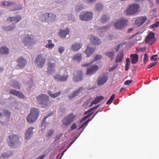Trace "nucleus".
Listing matches in <instances>:
<instances>
[{"label": "nucleus", "instance_id": "f257e3e1", "mask_svg": "<svg viewBox=\"0 0 159 159\" xmlns=\"http://www.w3.org/2000/svg\"><path fill=\"white\" fill-rule=\"evenodd\" d=\"M39 114V110L35 108H32L30 110V113L27 116V121L30 123H33L37 120Z\"/></svg>", "mask_w": 159, "mask_h": 159}, {"label": "nucleus", "instance_id": "f03ea898", "mask_svg": "<svg viewBox=\"0 0 159 159\" xmlns=\"http://www.w3.org/2000/svg\"><path fill=\"white\" fill-rule=\"evenodd\" d=\"M139 8L140 6L139 4H131L126 10L125 13L127 15H134L139 11Z\"/></svg>", "mask_w": 159, "mask_h": 159}, {"label": "nucleus", "instance_id": "7ed1b4c3", "mask_svg": "<svg viewBox=\"0 0 159 159\" xmlns=\"http://www.w3.org/2000/svg\"><path fill=\"white\" fill-rule=\"evenodd\" d=\"M46 62V58L42 54L37 55L34 61V64L36 66L42 68Z\"/></svg>", "mask_w": 159, "mask_h": 159}, {"label": "nucleus", "instance_id": "20e7f679", "mask_svg": "<svg viewBox=\"0 0 159 159\" xmlns=\"http://www.w3.org/2000/svg\"><path fill=\"white\" fill-rule=\"evenodd\" d=\"M76 117V115L73 113L69 114L62 120V122L63 125L66 127L68 126L73 122Z\"/></svg>", "mask_w": 159, "mask_h": 159}, {"label": "nucleus", "instance_id": "39448f33", "mask_svg": "<svg viewBox=\"0 0 159 159\" xmlns=\"http://www.w3.org/2000/svg\"><path fill=\"white\" fill-rule=\"evenodd\" d=\"M93 13L92 11H82L80 14L79 17L83 21H89L93 18Z\"/></svg>", "mask_w": 159, "mask_h": 159}, {"label": "nucleus", "instance_id": "423d86ee", "mask_svg": "<svg viewBox=\"0 0 159 159\" xmlns=\"http://www.w3.org/2000/svg\"><path fill=\"white\" fill-rule=\"evenodd\" d=\"M37 99L38 102L39 104H44L46 106L50 103L48 96L43 93H42L38 96L37 97Z\"/></svg>", "mask_w": 159, "mask_h": 159}, {"label": "nucleus", "instance_id": "0eeeda50", "mask_svg": "<svg viewBox=\"0 0 159 159\" xmlns=\"http://www.w3.org/2000/svg\"><path fill=\"white\" fill-rule=\"evenodd\" d=\"M56 58H51L48 59V70L47 72L48 74H52L55 71Z\"/></svg>", "mask_w": 159, "mask_h": 159}, {"label": "nucleus", "instance_id": "6e6552de", "mask_svg": "<svg viewBox=\"0 0 159 159\" xmlns=\"http://www.w3.org/2000/svg\"><path fill=\"white\" fill-rule=\"evenodd\" d=\"M68 78L67 73L63 75L56 74L54 76V79L56 81L58 82H65L66 81Z\"/></svg>", "mask_w": 159, "mask_h": 159}, {"label": "nucleus", "instance_id": "1a4fd4ad", "mask_svg": "<svg viewBox=\"0 0 159 159\" xmlns=\"http://www.w3.org/2000/svg\"><path fill=\"white\" fill-rule=\"evenodd\" d=\"M31 35L27 34L24 38L23 43L25 46H29L34 43V40Z\"/></svg>", "mask_w": 159, "mask_h": 159}, {"label": "nucleus", "instance_id": "9d476101", "mask_svg": "<svg viewBox=\"0 0 159 159\" xmlns=\"http://www.w3.org/2000/svg\"><path fill=\"white\" fill-rule=\"evenodd\" d=\"M127 22L126 19H120L116 22L115 26L117 29H122L126 25Z\"/></svg>", "mask_w": 159, "mask_h": 159}, {"label": "nucleus", "instance_id": "9b49d317", "mask_svg": "<svg viewBox=\"0 0 159 159\" xmlns=\"http://www.w3.org/2000/svg\"><path fill=\"white\" fill-rule=\"evenodd\" d=\"M83 73L80 70L75 72L73 75V80L74 81L78 82L83 80Z\"/></svg>", "mask_w": 159, "mask_h": 159}, {"label": "nucleus", "instance_id": "f8f14e48", "mask_svg": "<svg viewBox=\"0 0 159 159\" xmlns=\"http://www.w3.org/2000/svg\"><path fill=\"white\" fill-rule=\"evenodd\" d=\"M155 40V34L152 32L149 33L146 36L145 38L146 43H149L150 45H151Z\"/></svg>", "mask_w": 159, "mask_h": 159}, {"label": "nucleus", "instance_id": "ddd939ff", "mask_svg": "<svg viewBox=\"0 0 159 159\" xmlns=\"http://www.w3.org/2000/svg\"><path fill=\"white\" fill-rule=\"evenodd\" d=\"M21 20V17L19 15H16L15 16L11 17V25L12 24L13 26H11V30L15 27V25Z\"/></svg>", "mask_w": 159, "mask_h": 159}, {"label": "nucleus", "instance_id": "4468645a", "mask_svg": "<svg viewBox=\"0 0 159 159\" xmlns=\"http://www.w3.org/2000/svg\"><path fill=\"white\" fill-rule=\"evenodd\" d=\"M19 137L16 135H12L11 136V147H14L19 143Z\"/></svg>", "mask_w": 159, "mask_h": 159}, {"label": "nucleus", "instance_id": "2eb2a0df", "mask_svg": "<svg viewBox=\"0 0 159 159\" xmlns=\"http://www.w3.org/2000/svg\"><path fill=\"white\" fill-rule=\"evenodd\" d=\"M18 64L17 67V69L22 68H24L27 64L26 60L22 57H20L17 60Z\"/></svg>", "mask_w": 159, "mask_h": 159}, {"label": "nucleus", "instance_id": "dca6fc26", "mask_svg": "<svg viewBox=\"0 0 159 159\" xmlns=\"http://www.w3.org/2000/svg\"><path fill=\"white\" fill-rule=\"evenodd\" d=\"M99 69L98 66L96 65H94L87 70L86 74L87 75H92Z\"/></svg>", "mask_w": 159, "mask_h": 159}, {"label": "nucleus", "instance_id": "f3484780", "mask_svg": "<svg viewBox=\"0 0 159 159\" xmlns=\"http://www.w3.org/2000/svg\"><path fill=\"white\" fill-rule=\"evenodd\" d=\"M108 80V76L103 75L99 76L97 82L98 85H103Z\"/></svg>", "mask_w": 159, "mask_h": 159}, {"label": "nucleus", "instance_id": "a211bd4d", "mask_svg": "<svg viewBox=\"0 0 159 159\" xmlns=\"http://www.w3.org/2000/svg\"><path fill=\"white\" fill-rule=\"evenodd\" d=\"M147 20V18L145 16H141L137 18L135 21V24L138 27H139L143 24Z\"/></svg>", "mask_w": 159, "mask_h": 159}, {"label": "nucleus", "instance_id": "6ab92c4d", "mask_svg": "<svg viewBox=\"0 0 159 159\" xmlns=\"http://www.w3.org/2000/svg\"><path fill=\"white\" fill-rule=\"evenodd\" d=\"M34 129L33 127H30L29 128L26 130L25 133V139L26 140H29L32 136L34 134L33 130Z\"/></svg>", "mask_w": 159, "mask_h": 159}, {"label": "nucleus", "instance_id": "aec40b11", "mask_svg": "<svg viewBox=\"0 0 159 159\" xmlns=\"http://www.w3.org/2000/svg\"><path fill=\"white\" fill-rule=\"evenodd\" d=\"M90 40L91 42L95 45H98L101 43L100 40L95 36L91 35Z\"/></svg>", "mask_w": 159, "mask_h": 159}, {"label": "nucleus", "instance_id": "412c9836", "mask_svg": "<svg viewBox=\"0 0 159 159\" xmlns=\"http://www.w3.org/2000/svg\"><path fill=\"white\" fill-rule=\"evenodd\" d=\"M46 15L47 16V21L48 22H52L54 21L57 18L55 15L52 13H46Z\"/></svg>", "mask_w": 159, "mask_h": 159}, {"label": "nucleus", "instance_id": "4be33fe9", "mask_svg": "<svg viewBox=\"0 0 159 159\" xmlns=\"http://www.w3.org/2000/svg\"><path fill=\"white\" fill-rule=\"evenodd\" d=\"M22 8V6L20 4L16 5L11 2V9L12 11L20 10Z\"/></svg>", "mask_w": 159, "mask_h": 159}, {"label": "nucleus", "instance_id": "5701e85b", "mask_svg": "<svg viewBox=\"0 0 159 159\" xmlns=\"http://www.w3.org/2000/svg\"><path fill=\"white\" fill-rule=\"evenodd\" d=\"M11 94L16 95L20 98H24V96L22 93L15 90H11Z\"/></svg>", "mask_w": 159, "mask_h": 159}, {"label": "nucleus", "instance_id": "b1692460", "mask_svg": "<svg viewBox=\"0 0 159 159\" xmlns=\"http://www.w3.org/2000/svg\"><path fill=\"white\" fill-rule=\"evenodd\" d=\"M131 63L132 64L136 63L138 60V56L136 54H132L130 56Z\"/></svg>", "mask_w": 159, "mask_h": 159}, {"label": "nucleus", "instance_id": "393cba45", "mask_svg": "<svg viewBox=\"0 0 159 159\" xmlns=\"http://www.w3.org/2000/svg\"><path fill=\"white\" fill-rule=\"evenodd\" d=\"M103 99L104 97L102 96H98L96 97L91 102L90 106L91 107L94 104H97Z\"/></svg>", "mask_w": 159, "mask_h": 159}, {"label": "nucleus", "instance_id": "a878e982", "mask_svg": "<svg viewBox=\"0 0 159 159\" xmlns=\"http://www.w3.org/2000/svg\"><path fill=\"white\" fill-rule=\"evenodd\" d=\"M124 54L122 52H120L117 55L116 59L115 62L118 63L122 61L123 58Z\"/></svg>", "mask_w": 159, "mask_h": 159}, {"label": "nucleus", "instance_id": "bb28decb", "mask_svg": "<svg viewBox=\"0 0 159 159\" xmlns=\"http://www.w3.org/2000/svg\"><path fill=\"white\" fill-rule=\"evenodd\" d=\"M69 32L68 29L61 30L59 33V35L62 38H65L67 34H69Z\"/></svg>", "mask_w": 159, "mask_h": 159}, {"label": "nucleus", "instance_id": "cd10ccee", "mask_svg": "<svg viewBox=\"0 0 159 159\" xmlns=\"http://www.w3.org/2000/svg\"><path fill=\"white\" fill-rule=\"evenodd\" d=\"M52 114H48V115L45 116L42 121L41 122V126L42 127H44V128L46 127V124H48V123L46 122V119L48 117L50 116Z\"/></svg>", "mask_w": 159, "mask_h": 159}, {"label": "nucleus", "instance_id": "c85d7f7f", "mask_svg": "<svg viewBox=\"0 0 159 159\" xmlns=\"http://www.w3.org/2000/svg\"><path fill=\"white\" fill-rule=\"evenodd\" d=\"M48 93L49 95L51 97L53 98H55L59 96L61 94V92L60 91H59L57 93H53L51 91H48Z\"/></svg>", "mask_w": 159, "mask_h": 159}, {"label": "nucleus", "instance_id": "c756f323", "mask_svg": "<svg viewBox=\"0 0 159 159\" xmlns=\"http://www.w3.org/2000/svg\"><path fill=\"white\" fill-rule=\"evenodd\" d=\"M114 52L113 51L108 52L105 53V55L107 56L112 61L114 58Z\"/></svg>", "mask_w": 159, "mask_h": 159}, {"label": "nucleus", "instance_id": "7c9ffc66", "mask_svg": "<svg viewBox=\"0 0 159 159\" xmlns=\"http://www.w3.org/2000/svg\"><path fill=\"white\" fill-rule=\"evenodd\" d=\"M82 44L79 43H75L71 47L72 50H79L81 48Z\"/></svg>", "mask_w": 159, "mask_h": 159}, {"label": "nucleus", "instance_id": "2f4dec72", "mask_svg": "<svg viewBox=\"0 0 159 159\" xmlns=\"http://www.w3.org/2000/svg\"><path fill=\"white\" fill-rule=\"evenodd\" d=\"M83 87H80L78 90L76 91L73 93L71 96V98H74L77 96L80 93L82 92L83 91Z\"/></svg>", "mask_w": 159, "mask_h": 159}, {"label": "nucleus", "instance_id": "473e14b6", "mask_svg": "<svg viewBox=\"0 0 159 159\" xmlns=\"http://www.w3.org/2000/svg\"><path fill=\"white\" fill-rule=\"evenodd\" d=\"M12 86L16 89H19L21 86V84L17 81H15L12 83Z\"/></svg>", "mask_w": 159, "mask_h": 159}, {"label": "nucleus", "instance_id": "72a5a7b5", "mask_svg": "<svg viewBox=\"0 0 159 159\" xmlns=\"http://www.w3.org/2000/svg\"><path fill=\"white\" fill-rule=\"evenodd\" d=\"M109 18L106 15H103L101 18L100 22L102 23H104L109 20Z\"/></svg>", "mask_w": 159, "mask_h": 159}, {"label": "nucleus", "instance_id": "f704fd0d", "mask_svg": "<svg viewBox=\"0 0 159 159\" xmlns=\"http://www.w3.org/2000/svg\"><path fill=\"white\" fill-rule=\"evenodd\" d=\"M54 46V44L52 43V41L50 40L48 41V44L46 46V47L48 49H52Z\"/></svg>", "mask_w": 159, "mask_h": 159}, {"label": "nucleus", "instance_id": "c9c22d12", "mask_svg": "<svg viewBox=\"0 0 159 159\" xmlns=\"http://www.w3.org/2000/svg\"><path fill=\"white\" fill-rule=\"evenodd\" d=\"M73 59L77 61H80L81 60V55L80 53H78L73 57Z\"/></svg>", "mask_w": 159, "mask_h": 159}, {"label": "nucleus", "instance_id": "e433bc0d", "mask_svg": "<svg viewBox=\"0 0 159 159\" xmlns=\"http://www.w3.org/2000/svg\"><path fill=\"white\" fill-rule=\"evenodd\" d=\"M125 42H123L119 44L115 47V50H119L121 49L126 44Z\"/></svg>", "mask_w": 159, "mask_h": 159}, {"label": "nucleus", "instance_id": "4c0bfd02", "mask_svg": "<svg viewBox=\"0 0 159 159\" xmlns=\"http://www.w3.org/2000/svg\"><path fill=\"white\" fill-rule=\"evenodd\" d=\"M115 95L114 94H113L110 99L108 100V101L107 102L106 104H110L111 103L112 101L114 99Z\"/></svg>", "mask_w": 159, "mask_h": 159}, {"label": "nucleus", "instance_id": "58836bf2", "mask_svg": "<svg viewBox=\"0 0 159 159\" xmlns=\"http://www.w3.org/2000/svg\"><path fill=\"white\" fill-rule=\"evenodd\" d=\"M94 50H85V53L86 54V57H89L93 52Z\"/></svg>", "mask_w": 159, "mask_h": 159}, {"label": "nucleus", "instance_id": "ea45409f", "mask_svg": "<svg viewBox=\"0 0 159 159\" xmlns=\"http://www.w3.org/2000/svg\"><path fill=\"white\" fill-rule=\"evenodd\" d=\"M91 120V119L90 118L89 119L85 121L83 125H82L79 128H78V130H79L84 127H85V126L87 125L88 122Z\"/></svg>", "mask_w": 159, "mask_h": 159}, {"label": "nucleus", "instance_id": "a19ab883", "mask_svg": "<svg viewBox=\"0 0 159 159\" xmlns=\"http://www.w3.org/2000/svg\"><path fill=\"white\" fill-rule=\"evenodd\" d=\"M148 56L147 53L144 54V58H143V61L144 64L148 62Z\"/></svg>", "mask_w": 159, "mask_h": 159}, {"label": "nucleus", "instance_id": "79ce46f5", "mask_svg": "<svg viewBox=\"0 0 159 159\" xmlns=\"http://www.w3.org/2000/svg\"><path fill=\"white\" fill-rule=\"evenodd\" d=\"M40 19L43 21H47V16L46 15V13L41 16Z\"/></svg>", "mask_w": 159, "mask_h": 159}, {"label": "nucleus", "instance_id": "37998d69", "mask_svg": "<svg viewBox=\"0 0 159 159\" xmlns=\"http://www.w3.org/2000/svg\"><path fill=\"white\" fill-rule=\"evenodd\" d=\"M118 66V65H114L112 67L109 68L108 71L109 72L112 71L113 70L116 69Z\"/></svg>", "mask_w": 159, "mask_h": 159}, {"label": "nucleus", "instance_id": "c03bdc74", "mask_svg": "<svg viewBox=\"0 0 159 159\" xmlns=\"http://www.w3.org/2000/svg\"><path fill=\"white\" fill-rule=\"evenodd\" d=\"M157 63L158 62H152L151 63V64H150L147 67V68L148 69H150L152 67L156 65Z\"/></svg>", "mask_w": 159, "mask_h": 159}, {"label": "nucleus", "instance_id": "a18cd8bd", "mask_svg": "<svg viewBox=\"0 0 159 159\" xmlns=\"http://www.w3.org/2000/svg\"><path fill=\"white\" fill-rule=\"evenodd\" d=\"M158 56L157 54L153 55L150 58L151 60L152 61H155L156 59H158Z\"/></svg>", "mask_w": 159, "mask_h": 159}, {"label": "nucleus", "instance_id": "49530a36", "mask_svg": "<svg viewBox=\"0 0 159 159\" xmlns=\"http://www.w3.org/2000/svg\"><path fill=\"white\" fill-rule=\"evenodd\" d=\"M151 26L152 28H155L159 27V21H157L155 23L153 24Z\"/></svg>", "mask_w": 159, "mask_h": 159}, {"label": "nucleus", "instance_id": "de8ad7c7", "mask_svg": "<svg viewBox=\"0 0 159 159\" xmlns=\"http://www.w3.org/2000/svg\"><path fill=\"white\" fill-rule=\"evenodd\" d=\"M102 58V56L99 55H97L95 56L94 58V61H97L101 59Z\"/></svg>", "mask_w": 159, "mask_h": 159}, {"label": "nucleus", "instance_id": "09e8293b", "mask_svg": "<svg viewBox=\"0 0 159 159\" xmlns=\"http://www.w3.org/2000/svg\"><path fill=\"white\" fill-rule=\"evenodd\" d=\"M9 50H0V54H6L8 53Z\"/></svg>", "mask_w": 159, "mask_h": 159}, {"label": "nucleus", "instance_id": "8fccbe9b", "mask_svg": "<svg viewBox=\"0 0 159 159\" xmlns=\"http://www.w3.org/2000/svg\"><path fill=\"white\" fill-rule=\"evenodd\" d=\"M130 63H126L125 66V70L127 71L129 69Z\"/></svg>", "mask_w": 159, "mask_h": 159}, {"label": "nucleus", "instance_id": "3c124183", "mask_svg": "<svg viewBox=\"0 0 159 159\" xmlns=\"http://www.w3.org/2000/svg\"><path fill=\"white\" fill-rule=\"evenodd\" d=\"M54 130L52 129H50L48 133V136H51L53 133Z\"/></svg>", "mask_w": 159, "mask_h": 159}, {"label": "nucleus", "instance_id": "603ef678", "mask_svg": "<svg viewBox=\"0 0 159 159\" xmlns=\"http://www.w3.org/2000/svg\"><path fill=\"white\" fill-rule=\"evenodd\" d=\"M132 82V80H127L125 81L124 82V84L125 85H129Z\"/></svg>", "mask_w": 159, "mask_h": 159}, {"label": "nucleus", "instance_id": "864d4df0", "mask_svg": "<svg viewBox=\"0 0 159 159\" xmlns=\"http://www.w3.org/2000/svg\"><path fill=\"white\" fill-rule=\"evenodd\" d=\"M77 128V126H76L75 123H74L71 126L70 129L72 130H74Z\"/></svg>", "mask_w": 159, "mask_h": 159}, {"label": "nucleus", "instance_id": "5fc2aeb1", "mask_svg": "<svg viewBox=\"0 0 159 159\" xmlns=\"http://www.w3.org/2000/svg\"><path fill=\"white\" fill-rule=\"evenodd\" d=\"M84 7L82 5H81L80 6H78L76 9V10L77 11H79L80 10H81L84 9Z\"/></svg>", "mask_w": 159, "mask_h": 159}, {"label": "nucleus", "instance_id": "6e6d98bb", "mask_svg": "<svg viewBox=\"0 0 159 159\" xmlns=\"http://www.w3.org/2000/svg\"><path fill=\"white\" fill-rule=\"evenodd\" d=\"M93 111V109L92 108L90 109L88 111H85L84 113V115L86 114L87 113H90V112H91V111Z\"/></svg>", "mask_w": 159, "mask_h": 159}, {"label": "nucleus", "instance_id": "4d7b16f0", "mask_svg": "<svg viewBox=\"0 0 159 159\" xmlns=\"http://www.w3.org/2000/svg\"><path fill=\"white\" fill-rule=\"evenodd\" d=\"M2 156L3 158H8L9 157L8 156V155L5 153H3L2 154Z\"/></svg>", "mask_w": 159, "mask_h": 159}, {"label": "nucleus", "instance_id": "13d9d810", "mask_svg": "<svg viewBox=\"0 0 159 159\" xmlns=\"http://www.w3.org/2000/svg\"><path fill=\"white\" fill-rule=\"evenodd\" d=\"M10 4L9 2H5L3 3V6H8Z\"/></svg>", "mask_w": 159, "mask_h": 159}, {"label": "nucleus", "instance_id": "bf43d9fd", "mask_svg": "<svg viewBox=\"0 0 159 159\" xmlns=\"http://www.w3.org/2000/svg\"><path fill=\"white\" fill-rule=\"evenodd\" d=\"M45 157V155H43L39 157H38L37 159H43V158L44 157Z\"/></svg>", "mask_w": 159, "mask_h": 159}, {"label": "nucleus", "instance_id": "052dcab7", "mask_svg": "<svg viewBox=\"0 0 159 159\" xmlns=\"http://www.w3.org/2000/svg\"><path fill=\"white\" fill-rule=\"evenodd\" d=\"M3 113L6 115H7L8 114H9V112L5 110H3Z\"/></svg>", "mask_w": 159, "mask_h": 159}, {"label": "nucleus", "instance_id": "680f3d73", "mask_svg": "<svg viewBox=\"0 0 159 159\" xmlns=\"http://www.w3.org/2000/svg\"><path fill=\"white\" fill-rule=\"evenodd\" d=\"M126 63H130V61L129 59L127 58L126 60Z\"/></svg>", "mask_w": 159, "mask_h": 159}, {"label": "nucleus", "instance_id": "e2e57ef3", "mask_svg": "<svg viewBox=\"0 0 159 159\" xmlns=\"http://www.w3.org/2000/svg\"><path fill=\"white\" fill-rule=\"evenodd\" d=\"M99 105H98L96 106L93 107L92 108L93 110H94L96 109L99 107Z\"/></svg>", "mask_w": 159, "mask_h": 159}, {"label": "nucleus", "instance_id": "0e129e2a", "mask_svg": "<svg viewBox=\"0 0 159 159\" xmlns=\"http://www.w3.org/2000/svg\"><path fill=\"white\" fill-rule=\"evenodd\" d=\"M0 50H8V49L7 48H6L5 47H2L1 48Z\"/></svg>", "mask_w": 159, "mask_h": 159}, {"label": "nucleus", "instance_id": "69168bd1", "mask_svg": "<svg viewBox=\"0 0 159 159\" xmlns=\"http://www.w3.org/2000/svg\"><path fill=\"white\" fill-rule=\"evenodd\" d=\"M134 42L129 43V44L130 46H133V45H134Z\"/></svg>", "mask_w": 159, "mask_h": 159}, {"label": "nucleus", "instance_id": "338daca9", "mask_svg": "<svg viewBox=\"0 0 159 159\" xmlns=\"http://www.w3.org/2000/svg\"><path fill=\"white\" fill-rule=\"evenodd\" d=\"M133 30V28H131L129 29L128 30V32L129 33L131 32Z\"/></svg>", "mask_w": 159, "mask_h": 159}, {"label": "nucleus", "instance_id": "774afa93", "mask_svg": "<svg viewBox=\"0 0 159 159\" xmlns=\"http://www.w3.org/2000/svg\"><path fill=\"white\" fill-rule=\"evenodd\" d=\"M93 112L92 113H90L89 114H88V115H87L86 116V117H87V118H89V117H90V116L92 115V114H93Z\"/></svg>", "mask_w": 159, "mask_h": 159}]
</instances>
